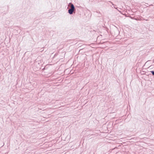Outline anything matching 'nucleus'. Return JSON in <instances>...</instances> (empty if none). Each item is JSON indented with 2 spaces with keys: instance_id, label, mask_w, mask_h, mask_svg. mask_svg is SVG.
I'll return each instance as SVG.
<instances>
[{
  "instance_id": "39448f33",
  "label": "nucleus",
  "mask_w": 154,
  "mask_h": 154,
  "mask_svg": "<svg viewBox=\"0 0 154 154\" xmlns=\"http://www.w3.org/2000/svg\"><path fill=\"white\" fill-rule=\"evenodd\" d=\"M97 13H100V11H97Z\"/></svg>"
},
{
  "instance_id": "20e7f679",
  "label": "nucleus",
  "mask_w": 154,
  "mask_h": 154,
  "mask_svg": "<svg viewBox=\"0 0 154 154\" xmlns=\"http://www.w3.org/2000/svg\"><path fill=\"white\" fill-rule=\"evenodd\" d=\"M111 2V3L112 4V5H114V4H113L112 3V2Z\"/></svg>"
},
{
  "instance_id": "423d86ee",
  "label": "nucleus",
  "mask_w": 154,
  "mask_h": 154,
  "mask_svg": "<svg viewBox=\"0 0 154 154\" xmlns=\"http://www.w3.org/2000/svg\"><path fill=\"white\" fill-rule=\"evenodd\" d=\"M152 5V6H153V5Z\"/></svg>"
},
{
  "instance_id": "f257e3e1",
  "label": "nucleus",
  "mask_w": 154,
  "mask_h": 154,
  "mask_svg": "<svg viewBox=\"0 0 154 154\" xmlns=\"http://www.w3.org/2000/svg\"><path fill=\"white\" fill-rule=\"evenodd\" d=\"M70 4L71 5V8L68 10V13L70 14H73V11L75 9V7L74 5L72 3H70Z\"/></svg>"
},
{
  "instance_id": "7ed1b4c3",
  "label": "nucleus",
  "mask_w": 154,
  "mask_h": 154,
  "mask_svg": "<svg viewBox=\"0 0 154 154\" xmlns=\"http://www.w3.org/2000/svg\"><path fill=\"white\" fill-rule=\"evenodd\" d=\"M83 50V49H81L79 51V52H80L81 51H82Z\"/></svg>"
},
{
  "instance_id": "f03ea898",
  "label": "nucleus",
  "mask_w": 154,
  "mask_h": 154,
  "mask_svg": "<svg viewBox=\"0 0 154 154\" xmlns=\"http://www.w3.org/2000/svg\"><path fill=\"white\" fill-rule=\"evenodd\" d=\"M150 72L152 73V74L154 76V71H150Z\"/></svg>"
}]
</instances>
